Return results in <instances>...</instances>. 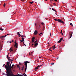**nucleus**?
<instances>
[{
    "instance_id": "obj_1",
    "label": "nucleus",
    "mask_w": 76,
    "mask_h": 76,
    "mask_svg": "<svg viewBox=\"0 0 76 76\" xmlns=\"http://www.w3.org/2000/svg\"><path fill=\"white\" fill-rule=\"evenodd\" d=\"M7 76H27L26 74H25L22 75H20L19 74H18L17 75H14L13 74V73H12V71L7 72Z\"/></svg>"
},
{
    "instance_id": "obj_2",
    "label": "nucleus",
    "mask_w": 76,
    "mask_h": 76,
    "mask_svg": "<svg viewBox=\"0 0 76 76\" xmlns=\"http://www.w3.org/2000/svg\"><path fill=\"white\" fill-rule=\"evenodd\" d=\"M11 66H12V63L10 64V65H9L8 66H7V67H8L7 68V70H6V73H8L9 72H11V71H12L11 70Z\"/></svg>"
},
{
    "instance_id": "obj_3",
    "label": "nucleus",
    "mask_w": 76,
    "mask_h": 76,
    "mask_svg": "<svg viewBox=\"0 0 76 76\" xmlns=\"http://www.w3.org/2000/svg\"><path fill=\"white\" fill-rule=\"evenodd\" d=\"M24 65L26 66V68H25V73H24V74H25V72H26V69H27V63H30V62L28 61H25L24 62Z\"/></svg>"
},
{
    "instance_id": "obj_4",
    "label": "nucleus",
    "mask_w": 76,
    "mask_h": 76,
    "mask_svg": "<svg viewBox=\"0 0 76 76\" xmlns=\"http://www.w3.org/2000/svg\"><path fill=\"white\" fill-rule=\"evenodd\" d=\"M10 64V61L7 62V64H6V65H5V68H6V70H7V68H8V67H7L6 66H8Z\"/></svg>"
},
{
    "instance_id": "obj_5",
    "label": "nucleus",
    "mask_w": 76,
    "mask_h": 76,
    "mask_svg": "<svg viewBox=\"0 0 76 76\" xmlns=\"http://www.w3.org/2000/svg\"><path fill=\"white\" fill-rule=\"evenodd\" d=\"M58 22H60V23H62L63 24L64 23V22L60 19H58Z\"/></svg>"
},
{
    "instance_id": "obj_6",
    "label": "nucleus",
    "mask_w": 76,
    "mask_h": 76,
    "mask_svg": "<svg viewBox=\"0 0 76 76\" xmlns=\"http://www.w3.org/2000/svg\"><path fill=\"white\" fill-rule=\"evenodd\" d=\"M15 45H14V47H16L17 48H18V44H17V43H16V42H15Z\"/></svg>"
},
{
    "instance_id": "obj_7",
    "label": "nucleus",
    "mask_w": 76,
    "mask_h": 76,
    "mask_svg": "<svg viewBox=\"0 0 76 76\" xmlns=\"http://www.w3.org/2000/svg\"><path fill=\"white\" fill-rule=\"evenodd\" d=\"M34 35H37L38 34V31H37V30H36L34 33Z\"/></svg>"
},
{
    "instance_id": "obj_8",
    "label": "nucleus",
    "mask_w": 76,
    "mask_h": 76,
    "mask_svg": "<svg viewBox=\"0 0 76 76\" xmlns=\"http://www.w3.org/2000/svg\"><path fill=\"white\" fill-rule=\"evenodd\" d=\"M62 39L63 40V39L62 38H61V39H60L59 40L58 42V43H60V42H61V41L62 40Z\"/></svg>"
},
{
    "instance_id": "obj_9",
    "label": "nucleus",
    "mask_w": 76,
    "mask_h": 76,
    "mask_svg": "<svg viewBox=\"0 0 76 76\" xmlns=\"http://www.w3.org/2000/svg\"><path fill=\"white\" fill-rule=\"evenodd\" d=\"M70 37L69 38V39H70L71 38V37L72 36V34H73V33L71 32L70 33Z\"/></svg>"
},
{
    "instance_id": "obj_10",
    "label": "nucleus",
    "mask_w": 76,
    "mask_h": 76,
    "mask_svg": "<svg viewBox=\"0 0 76 76\" xmlns=\"http://www.w3.org/2000/svg\"><path fill=\"white\" fill-rule=\"evenodd\" d=\"M38 45V42L36 43V44H34V47H37V45Z\"/></svg>"
},
{
    "instance_id": "obj_11",
    "label": "nucleus",
    "mask_w": 76,
    "mask_h": 76,
    "mask_svg": "<svg viewBox=\"0 0 76 76\" xmlns=\"http://www.w3.org/2000/svg\"><path fill=\"white\" fill-rule=\"evenodd\" d=\"M52 48H53V50H55V48H56V47H55V45H53L52 47Z\"/></svg>"
},
{
    "instance_id": "obj_12",
    "label": "nucleus",
    "mask_w": 76,
    "mask_h": 76,
    "mask_svg": "<svg viewBox=\"0 0 76 76\" xmlns=\"http://www.w3.org/2000/svg\"><path fill=\"white\" fill-rule=\"evenodd\" d=\"M22 40H20V41L21 42H23V41H24V38H23V37H22Z\"/></svg>"
},
{
    "instance_id": "obj_13",
    "label": "nucleus",
    "mask_w": 76,
    "mask_h": 76,
    "mask_svg": "<svg viewBox=\"0 0 76 76\" xmlns=\"http://www.w3.org/2000/svg\"><path fill=\"white\" fill-rule=\"evenodd\" d=\"M13 67H14V64H12V66L11 67V69H13Z\"/></svg>"
},
{
    "instance_id": "obj_14",
    "label": "nucleus",
    "mask_w": 76,
    "mask_h": 76,
    "mask_svg": "<svg viewBox=\"0 0 76 76\" xmlns=\"http://www.w3.org/2000/svg\"><path fill=\"white\" fill-rule=\"evenodd\" d=\"M17 34L18 35V36H21V35L20 34V33L19 32H18L17 33Z\"/></svg>"
},
{
    "instance_id": "obj_15",
    "label": "nucleus",
    "mask_w": 76,
    "mask_h": 76,
    "mask_svg": "<svg viewBox=\"0 0 76 76\" xmlns=\"http://www.w3.org/2000/svg\"><path fill=\"white\" fill-rule=\"evenodd\" d=\"M52 10L54 11L55 12H57V11H56V10H55L54 9L52 8Z\"/></svg>"
},
{
    "instance_id": "obj_16",
    "label": "nucleus",
    "mask_w": 76,
    "mask_h": 76,
    "mask_svg": "<svg viewBox=\"0 0 76 76\" xmlns=\"http://www.w3.org/2000/svg\"><path fill=\"white\" fill-rule=\"evenodd\" d=\"M9 50H11L10 51V52H11V51H13V50L12 49V48H10V49H9Z\"/></svg>"
},
{
    "instance_id": "obj_17",
    "label": "nucleus",
    "mask_w": 76,
    "mask_h": 76,
    "mask_svg": "<svg viewBox=\"0 0 76 76\" xmlns=\"http://www.w3.org/2000/svg\"><path fill=\"white\" fill-rule=\"evenodd\" d=\"M24 66H23L22 67V69H21V70L22 71H23V69H24Z\"/></svg>"
},
{
    "instance_id": "obj_18",
    "label": "nucleus",
    "mask_w": 76,
    "mask_h": 76,
    "mask_svg": "<svg viewBox=\"0 0 76 76\" xmlns=\"http://www.w3.org/2000/svg\"><path fill=\"white\" fill-rule=\"evenodd\" d=\"M32 39L34 40L35 39V37H33L32 38Z\"/></svg>"
},
{
    "instance_id": "obj_19",
    "label": "nucleus",
    "mask_w": 76,
    "mask_h": 76,
    "mask_svg": "<svg viewBox=\"0 0 76 76\" xmlns=\"http://www.w3.org/2000/svg\"><path fill=\"white\" fill-rule=\"evenodd\" d=\"M58 19H56L55 18V19H54V20L55 21H58Z\"/></svg>"
},
{
    "instance_id": "obj_20",
    "label": "nucleus",
    "mask_w": 76,
    "mask_h": 76,
    "mask_svg": "<svg viewBox=\"0 0 76 76\" xmlns=\"http://www.w3.org/2000/svg\"><path fill=\"white\" fill-rule=\"evenodd\" d=\"M0 38H1V39H2V38H4V36H1L0 37Z\"/></svg>"
},
{
    "instance_id": "obj_21",
    "label": "nucleus",
    "mask_w": 76,
    "mask_h": 76,
    "mask_svg": "<svg viewBox=\"0 0 76 76\" xmlns=\"http://www.w3.org/2000/svg\"><path fill=\"white\" fill-rule=\"evenodd\" d=\"M0 30H1V31H3V30H4V29L1 28H0Z\"/></svg>"
},
{
    "instance_id": "obj_22",
    "label": "nucleus",
    "mask_w": 76,
    "mask_h": 76,
    "mask_svg": "<svg viewBox=\"0 0 76 76\" xmlns=\"http://www.w3.org/2000/svg\"><path fill=\"white\" fill-rule=\"evenodd\" d=\"M4 7H5V6H6V3H4Z\"/></svg>"
},
{
    "instance_id": "obj_23",
    "label": "nucleus",
    "mask_w": 76,
    "mask_h": 76,
    "mask_svg": "<svg viewBox=\"0 0 76 76\" xmlns=\"http://www.w3.org/2000/svg\"><path fill=\"white\" fill-rule=\"evenodd\" d=\"M34 41H35L34 40L32 39V43H33Z\"/></svg>"
},
{
    "instance_id": "obj_24",
    "label": "nucleus",
    "mask_w": 76,
    "mask_h": 76,
    "mask_svg": "<svg viewBox=\"0 0 76 76\" xmlns=\"http://www.w3.org/2000/svg\"><path fill=\"white\" fill-rule=\"evenodd\" d=\"M10 57L8 58V60H9V61H10Z\"/></svg>"
},
{
    "instance_id": "obj_25",
    "label": "nucleus",
    "mask_w": 76,
    "mask_h": 76,
    "mask_svg": "<svg viewBox=\"0 0 76 76\" xmlns=\"http://www.w3.org/2000/svg\"><path fill=\"white\" fill-rule=\"evenodd\" d=\"M52 48V47H51L50 49H49L50 51H52V50H51V49Z\"/></svg>"
},
{
    "instance_id": "obj_26",
    "label": "nucleus",
    "mask_w": 76,
    "mask_h": 76,
    "mask_svg": "<svg viewBox=\"0 0 76 76\" xmlns=\"http://www.w3.org/2000/svg\"><path fill=\"white\" fill-rule=\"evenodd\" d=\"M2 75H6V76H7V74H4V73H3V74H2Z\"/></svg>"
},
{
    "instance_id": "obj_27",
    "label": "nucleus",
    "mask_w": 76,
    "mask_h": 76,
    "mask_svg": "<svg viewBox=\"0 0 76 76\" xmlns=\"http://www.w3.org/2000/svg\"><path fill=\"white\" fill-rule=\"evenodd\" d=\"M41 65H40V66L38 65V66H37L38 67H41Z\"/></svg>"
},
{
    "instance_id": "obj_28",
    "label": "nucleus",
    "mask_w": 76,
    "mask_h": 76,
    "mask_svg": "<svg viewBox=\"0 0 76 76\" xmlns=\"http://www.w3.org/2000/svg\"><path fill=\"white\" fill-rule=\"evenodd\" d=\"M17 67H18V68H19V69H20V67H19V66L18 65H17Z\"/></svg>"
},
{
    "instance_id": "obj_29",
    "label": "nucleus",
    "mask_w": 76,
    "mask_h": 76,
    "mask_svg": "<svg viewBox=\"0 0 76 76\" xmlns=\"http://www.w3.org/2000/svg\"><path fill=\"white\" fill-rule=\"evenodd\" d=\"M39 68L37 66V67H36L35 69H38Z\"/></svg>"
},
{
    "instance_id": "obj_30",
    "label": "nucleus",
    "mask_w": 76,
    "mask_h": 76,
    "mask_svg": "<svg viewBox=\"0 0 76 76\" xmlns=\"http://www.w3.org/2000/svg\"><path fill=\"white\" fill-rule=\"evenodd\" d=\"M37 42V40L35 41V42H34V44H35Z\"/></svg>"
},
{
    "instance_id": "obj_31",
    "label": "nucleus",
    "mask_w": 76,
    "mask_h": 76,
    "mask_svg": "<svg viewBox=\"0 0 76 76\" xmlns=\"http://www.w3.org/2000/svg\"><path fill=\"white\" fill-rule=\"evenodd\" d=\"M30 3L31 4H32V3H33V2H30Z\"/></svg>"
},
{
    "instance_id": "obj_32",
    "label": "nucleus",
    "mask_w": 76,
    "mask_h": 76,
    "mask_svg": "<svg viewBox=\"0 0 76 76\" xmlns=\"http://www.w3.org/2000/svg\"><path fill=\"white\" fill-rule=\"evenodd\" d=\"M62 32H63V31L62 30H61V33H63Z\"/></svg>"
},
{
    "instance_id": "obj_33",
    "label": "nucleus",
    "mask_w": 76,
    "mask_h": 76,
    "mask_svg": "<svg viewBox=\"0 0 76 76\" xmlns=\"http://www.w3.org/2000/svg\"><path fill=\"white\" fill-rule=\"evenodd\" d=\"M21 37H25V36L22 35L21 36Z\"/></svg>"
},
{
    "instance_id": "obj_34",
    "label": "nucleus",
    "mask_w": 76,
    "mask_h": 76,
    "mask_svg": "<svg viewBox=\"0 0 76 76\" xmlns=\"http://www.w3.org/2000/svg\"><path fill=\"white\" fill-rule=\"evenodd\" d=\"M40 34L41 35H42V34H42V33H40Z\"/></svg>"
},
{
    "instance_id": "obj_35",
    "label": "nucleus",
    "mask_w": 76,
    "mask_h": 76,
    "mask_svg": "<svg viewBox=\"0 0 76 76\" xmlns=\"http://www.w3.org/2000/svg\"><path fill=\"white\" fill-rule=\"evenodd\" d=\"M41 24H42V25H44V23L43 22L41 23Z\"/></svg>"
},
{
    "instance_id": "obj_36",
    "label": "nucleus",
    "mask_w": 76,
    "mask_h": 76,
    "mask_svg": "<svg viewBox=\"0 0 76 76\" xmlns=\"http://www.w3.org/2000/svg\"><path fill=\"white\" fill-rule=\"evenodd\" d=\"M5 65H6V64H4L3 65V67H4V66H5Z\"/></svg>"
},
{
    "instance_id": "obj_37",
    "label": "nucleus",
    "mask_w": 76,
    "mask_h": 76,
    "mask_svg": "<svg viewBox=\"0 0 76 76\" xmlns=\"http://www.w3.org/2000/svg\"><path fill=\"white\" fill-rule=\"evenodd\" d=\"M70 25H71L72 26V25H73V24H72V23H70Z\"/></svg>"
},
{
    "instance_id": "obj_38",
    "label": "nucleus",
    "mask_w": 76,
    "mask_h": 76,
    "mask_svg": "<svg viewBox=\"0 0 76 76\" xmlns=\"http://www.w3.org/2000/svg\"><path fill=\"white\" fill-rule=\"evenodd\" d=\"M54 64V63H51V65H53V64Z\"/></svg>"
},
{
    "instance_id": "obj_39",
    "label": "nucleus",
    "mask_w": 76,
    "mask_h": 76,
    "mask_svg": "<svg viewBox=\"0 0 76 76\" xmlns=\"http://www.w3.org/2000/svg\"><path fill=\"white\" fill-rule=\"evenodd\" d=\"M42 56H41V57L39 56V58H42Z\"/></svg>"
},
{
    "instance_id": "obj_40",
    "label": "nucleus",
    "mask_w": 76,
    "mask_h": 76,
    "mask_svg": "<svg viewBox=\"0 0 76 76\" xmlns=\"http://www.w3.org/2000/svg\"><path fill=\"white\" fill-rule=\"evenodd\" d=\"M12 61H13V60L10 61L11 62V63H12Z\"/></svg>"
},
{
    "instance_id": "obj_41",
    "label": "nucleus",
    "mask_w": 76,
    "mask_h": 76,
    "mask_svg": "<svg viewBox=\"0 0 76 76\" xmlns=\"http://www.w3.org/2000/svg\"><path fill=\"white\" fill-rule=\"evenodd\" d=\"M24 45H25V47H26V45H25V44H23Z\"/></svg>"
},
{
    "instance_id": "obj_42",
    "label": "nucleus",
    "mask_w": 76,
    "mask_h": 76,
    "mask_svg": "<svg viewBox=\"0 0 76 76\" xmlns=\"http://www.w3.org/2000/svg\"><path fill=\"white\" fill-rule=\"evenodd\" d=\"M6 36H7V35H5V36H4V38H5V37H6Z\"/></svg>"
},
{
    "instance_id": "obj_43",
    "label": "nucleus",
    "mask_w": 76,
    "mask_h": 76,
    "mask_svg": "<svg viewBox=\"0 0 76 76\" xmlns=\"http://www.w3.org/2000/svg\"><path fill=\"white\" fill-rule=\"evenodd\" d=\"M19 64L20 65H21V63L20 62H19Z\"/></svg>"
},
{
    "instance_id": "obj_44",
    "label": "nucleus",
    "mask_w": 76,
    "mask_h": 76,
    "mask_svg": "<svg viewBox=\"0 0 76 76\" xmlns=\"http://www.w3.org/2000/svg\"><path fill=\"white\" fill-rule=\"evenodd\" d=\"M44 28H43L42 29L43 31H44Z\"/></svg>"
},
{
    "instance_id": "obj_45",
    "label": "nucleus",
    "mask_w": 76,
    "mask_h": 76,
    "mask_svg": "<svg viewBox=\"0 0 76 76\" xmlns=\"http://www.w3.org/2000/svg\"><path fill=\"white\" fill-rule=\"evenodd\" d=\"M53 4H54V5H56V3H53Z\"/></svg>"
},
{
    "instance_id": "obj_46",
    "label": "nucleus",
    "mask_w": 76,
    "mask_h": 76,
    "mask_svg": "<svg viewBox=\"0 0 76 76\" xmlns=\"http://www.w3.org/2000/svg\"><path fill=\"white\" fill-rule=\"evenodd\" d=\"M25 1V0H22V1Z\"/></svg>"
},
{
    "instance_id": "obj_47",
    "label": "nucleus",
    "mask_w": 76,
    "mask_h": 76,
    "mask_svg": "<svg viewBox=\"0 0 76 76\" xmlns=\"http://www.w3.org/2000/svg\"><path fill=\"white\" fill-rule=\"evenodd\" d=\"M61 34L62 35H63V33H61Z\"/></svg>"
},
{
    "instance_id": "obj_48",
    "label": "nucleus",
    "mask_w": 76,
    "mask_h": 76,
    "mask_svg": "<svg viewBox=\"0 0 76 76\" xmlns=\"http://www.w3.org/2000/svg\"><path fill=\"white\" fill-rule=\"evenodd\" d=\"M57 1V0H55V1Z\"/></svg>"
},
{
    "instance_id": "obj_49",
    "label": "nucleus",
    "mask_w": 76,
    "mask_h": 76,
    "mask_svg": "<svg viewBox=\"0 0 76 76\" xmlns=\"http://www.w3.org/2000/svg\"><path fill=\"white\" fill-rule=\"evenodd\" d=\"M24 43H25V42L24 41L23 42V44H25Z\"/></svg>"
},
{
    "instance_id": "obj_50",
    "label": "nucleus",
    "mask_w": 76,
    "mask_h": 76,
    "mask_svg": "<svg viewBox=\"0 0 76 76\" xmlns=\"http://www.w3.org/2000/svg\"><path fill=\"white\" fill-rule=\"evenodd\" d=\"M7 57H8V55H7Z\"/></svg>"
},
{
    "instance_id": "obj_51",
    "label": "nucleus",
    "mask_w": 76,
    "mask_h": 76,
    "mask_svg": "<svg viewBox=\"0 0 76 76\" xmlns=\"http://www.w3.org/2000/svg\"><path fill=\"white\" fill-rule=\"evenodd\" d=\"M7 35H10V34H7Z\"/></svg>"
},
{
    "instance_id": "obj_52",
    "label": "nucleus",
    "mask_w": 76,
    "mask_h": 76,
    "mask_svg": "<svg viewBox=\"0 0 76 76\" xmlns=\"http://www.w3.org/2000/svg\"><path fill=\"white\" fill-rule=\"evenodd\" d=\"M10 44H11L12 43V42H10Z\"/></svg>"
},
{
    "instance_id": "obj_53",
    "label": "nucleus",
    "mask_w": 76,
    "mask_h": 76,
    "mask_svg": "<svg viewBox=\"0 0 76 76\" xmlns=\"http://www.w3.org/2000/svg\"><path fill=\"white\" fill-rule=\"evenodd\" d=\"M23 65V64L22 63V64H21V65Z\"/></svg>"
},
{
    "instance_id": "obj_54",
    "label": "nucleus",
    "mask_w": 76,
    "mask_h": 76,
    "mask_svg": "<svg viewBox=\"0 0 76 76\" xmlns=\"http://www.w3.org/2000/svg\"><path fill=\"white\" fill-rule=\"evenodd\" d=\"M37 42V44H38V42H39V41H38Z\"/></svg>"
},
{
    "instance_id": "obj_55",
    "label": "nucleus",
    "mask_w": 76,
    "mask_h": 76,
    "mask_svg": "<svg viewBox=\"0 0 76 76\" xmlns=\"http://www.w3.org/2000/svg\"><path fill=\"white\" fill-rule=\"evenodd\" d=\"M37 25V23H35V25Z\"/></svg>"
},
{
    "instance_id": "obj_56",
    "label": "nucleus",
    "mask_w": 76,
    "mask_h": 76,
    "mask_svg": "<svg viewBox=\"0 0 76 76\" xmlns=\"http://www.w3.org/2000/svg\"><path fill=\"white\" fill-rule=\"evenodd\" d=\"M49 9H50V10H51V8H50Z\"/></svg>"
},
{
    "instance_id": "obj_57",
    "label": "nucleus",
    "mask_w": 76,
    "mask_h": 76,
    "mask_svg": "<svg viewBox=\"0 0 76 76\" xmlns=\"http://www.w3.org/2000/svg\"><path fill=\"white\" fill-rule=\"evenodd\" d=\"M10 59V60L11 61V60H12V59Z\"/></svg>"
},
{
    "instance_id": "obj_58",
    "label": "nucleus",
    "mask_w": 76,
    "mask_h": 76,
    "mask_svg": "<svg viewBox=\"0 0 76 76\" xmlns=\"http://www.w3.org/2000/svg\"><path fill=\"white\" fill-rule=\"evenodd\" d=\"M1 69H0V73H1Z\"/></svg>"
},
{
    "instance_id": "obj_59",
    "label": "nucleus",
    "mask_w": 76,
    "mask_h": 76,
    "mask_svg": "<svg viewBox=\"0 0 76 76\" xmlns=\"http://www.w3.org/2000/svg\"><path fill=\"white\" fill-rule=\"evenodd\" d=\"M32 45H34V44H32Z\"/></svg>"
},
{
    "instance_id": "obj_60",
    "label": "nucleus",
    "mask_w": 76,
    "mask_h": 76,
    "mask_svg": "<svg viewBox=\"0 0 76 76\" xmlns=\"http://www.w3.org/2000/svg\"><path fill=\"white\" fill-rule=\"evenodd\" d=\"M39 35L41 36V34H39Z\"/></svg>"
},
{
    "instance_id": "obj_61",
    "label": "nucleus",
    "mask_w": 76,
    "mask_h": 76,
    "mask_svg": "<svg viewBox=\"0 0 76 76\" xmlns=\"http://www.w3.org/2000/svg\"><path fill=\"white\" fill-rule=\"evenodd\" d=\"M50 1H52V0H50Z\"/></svg>"
},
{
    "instance_id": "obj_62",
    "label": "nucleus",
    "mask_w": 76,
    "mask_h": 76,
    "mask_svg": "<svg viewBox=\"0 0 76 76\" xmlns=\"http://www.w3.org/2000/svg\"><path fill=\"white\" fill-rule=\"evenodd\" d=\"M18 36L19 37H20V36Z\"/></svg>"
},
{
    "instance_id": "obj_63",
    "label": "nucleus",
    "mask_w": 76,
    "mask_h": 76,
    "mask_svg": "<svg viewBox=\"0 0 76 76\" xmlns=\"http://www.w3.org/2000/svg\"><path fill=\"white\" fill-rule=\"evenodd\" d=\"M12 41L13 42V40H12Z\"/></svg>"
},
{
    "instance_id": "obj_64",
    "label": "nucleus",
    "mask_w": 76,
    "mask_h": 76,
    "mask_svg": "<svg viewBox=\"0 0 76 76\" xmlns=\"http://www.w3.org/2000/svg\"><path fill=\"white\" fill-rule=\"evenodd\" d=\"M7 57V58H8V57Z\"/></svg>"
}]
</instances>
